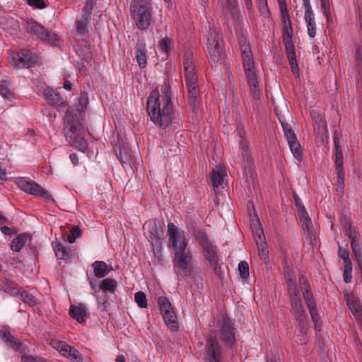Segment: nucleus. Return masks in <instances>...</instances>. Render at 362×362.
<instances>
[{
	"label": "nucleus",
	"mask_w": 362,
	"mask_h": 362,
	"mask_svg": "<svg viewBox=\"0 0 362 362\" xmlns=\"http://www.w3.org/2000/svg\"><path fill=\"white\" fill-rule=\"evenodd\" d=\"M79 105L76 109L79 113H74L73 107H69L64 115V122L66 124L64 127L66 140L76 149L85 152L88 148V142L83 138L80 129V115L88 105V98L81 95L78 98Z\"/></svg>",
	"instance_id": "f257e3e1"
},
{
	"label": "nucleus",
	"mask_w": 362,
	"mask_h": 362,
	"mask_svg": "<svg viewBox=\"0 0 362 362\" xmlns=\"http://www.w3.org/2000/svg\"><path fill=\"white\" fill-rule=\"evenodd\" d=\"M167 102H162L158 91L151 93L146 104L148 114L151 121L162 129H165L172 122L173 107L172 100L166 97Z\"/></svg>",
	"instance_id": "f03ea898"
},
{
	"label": "nucleus",
	"mask_w": 362,
	"mask_h": 362,
	"mask_svg": "<svg viewBox=\"0 0 362 362\" xmlns=\"http://www.w3.org/2000/svg\"><path fill=\"white\" fill-rule=\"evenodd\" d=\"M243 66L250 86V93L255 100L260 97V91L257 88V79L255 71L252 52L247 39L241 36L238 40Z\"/></svg>",
	"instance_id": "7ed1b4c3"
},
{
	"label": "nucleus",
	"mask_w": 362,
	"mask_h": 362,
	"mask_svg": "<svg viewBox=\"0 0 362 362\" xmlns=\"http://www.w3.org/2000/svg\"><path fill=\"white\" fill-rule=\"evenodd\" d=\"M194 236L202 248L203 257L209 262L214 273L219 274L221 265L218 247L209 239L205 230H197L194 232Z\"/></svg>",
	"instance_id": "20e7f679"
},
{
	"label": "nucleus",
	"mask_w": 362,
	"mask_h": 362,
	"mask_svg": "<svg viewBox=\"0 0 362 362\" xmlns=\"http://www.w3.org/2000/svg\"><path fill=\"white\" fill-rule=\"evenodd\" d=\"M130 13L136 28L146 30L153 21L152 6L149 0H133Z\"/></svg>",
	"instance_id": "39448f33"
},
{
	"label": "nucleus",
	"mask_w": 362,
	"mask_h": 362,
	"mask_svg": "<svg viewBox=\"0 0 362 362\" xmlns=\"http://www.w3.org/2000/svg\"><path fill=\"white\" fill-rule=\"evenodd\" d=\"M282 21V41L285 45L286 56L291 66L292 73L295 75L299 74L298 64L296 59L295 47L292 42L293 27L288 12L284 10L281 15Z\"/></svg>",
	"instance_id": "423d86ee"
},
{
	"label": "nucleus",
	"mask_w": 362,
	"mask_h": 362,
	"mask_svg": "<svg viewBox=\"0 0 362 362\" xmlns=\"http://www.w3.org/2000/svg\"><path fill=\"white\" fill-rule=\"evenodd\" d=\"M206 46L211 62L214 66L221 64L226 58L223 36L218 29L210 28L206 35Z\"/></svg>",
	"instance_id": "0eeeda50"
},
{
	"label": "nucleus",
	"mask_w": 362,
	"mask_h": 362,
	"mask_svg": "<svg viewBox=\"0 0 362 362\" xmlns=\"http://www.w3.org/2000/svg\"><path fill=\"white\" fill-rule=\"evenodd\" d=\"M25 29L30 35L40 39L42 42L57 45V35L54 33L46 30L41 24L33 19L25 22Z\"/></svg>",
	"instance_id": "6e6552de"
},
{
	"label": "nucleus",
	"mask_w": 362,
	"mask_h": 362,
	"mask_svg": "<svg viewBox=\"0 0 362 362\" xmlns=\"http://www.w3.org/2000/svg\"><path fill=\"white\" fill-rule=\"evenodd\" d=\"M37 60V55L26 49H22L17 52H12L8 56L9 63L16 69L29 68L36 64Z\"/></svg>",
	"instance_id": "1a4fd4ad"
},
{
	"label": "nucleus",
	"mask_w": 362,
	"mask_h": 362,
	"mask_svg": "<svg viewBox=\"0 0 362 362\" xmlns=\"http://www.w3.org/2000/svg\"><path fill=\"white\" fill-rule=\"evenodd\" d=\"M218 336L226 349H233L236 346L237 333L233 320L228 317L223 318L218 331Z\"/></svg>",
	"instance_id": "9d476101"
},
{
	"label": "nucleus",
	"mask_w": 362,
	"mask_h": 362,
	"mask_svg": "<svg viewBox=\"0 0 362 362\" xmlns=\"http://www.w3.org/2000/svg\"><path fill=\"white\" fill-rule=\"evenodd\" d=\"M192 259V253L187 247L181 248L174 252V267H177L180 270L182 276L187 277L191 275L192 272L191 266Z\"/></svg>",
	"instance_id": "9b49d317"
},
{
	"label": "nucleus",
	"mask_w": 362,
	"mask_h": 362,
	"mask_svg": "<svg viewBox=\"0 0 362 362\" xmlns=\"http://www.w3.org/2000/svg\"><path fill=\"white\" fill-rule=\"evenodd\" d=\"M299 283L303 291V298L309 310L312 320L315 325V328H317V321L319 320V313L311 291L310 285L308 280L304 275H301L299 277Z\"/></svg>",
	"instance_id": "f8f14e48"
},
{
	"label": "nucleus",
	"mask_w": 362,
	"mask_h": 362,
	"mask_svg": "<svg viewBox=\"0 0 362 362\" xmlns=\"http://www.w3.org/2000/svg\"><path fill=\"white\" fill-rule=\"evenodd\" d=\"M16 184L21 189L35 197L43 198L46 201L52 199L49 192L34 180L18 177L16 180Z\"/></svg>",
	"instance_id": "ddd939ff"
},
{
	"label": "nucleus",
	"mask_w": 362,
	"mask_h": 362,
	"mask_svg": "<svg viewBox=\"0 0 362 362\" xmlns=\"http://www.w3.org/2000/svg\"><path fill=\"white\" fill-rule=\"evenodd\" d=\"M204 358L206 362H223L222 347L216 336L210 334L206 338Z\"/></svg>",
	"instance_id": "4468645a"
},
{
	"label": "nucleus",
	"mask_w": 362,
	"mask_h": 362,
	"mask_svg": "<svg viewBox=\"0 0 362 362\" xmlns=\"http://www.w3.org/2000/svg\"><path fill=\"white\" fill-rule=\"evenodd\" d=\"M334 165L337 177V185L338 187L343 189L344 186L345 173L343 167V153L340 146V139L337 134V132H334Z\"/></svg>",
	"instance_id": "2eb2a0df"
},
{
	"label": "nucleus",
	"mask_w": 362,
	"mask_h": 362,
	"mask_svg": "<svg viewBox=\"0 0 362 362\" xmlns=\"http://www.w3.org/2000/svg\"><path fill=\"white\" fill-rule=\"evenodd\" d=\"M167 236L168 237L169 243L173 248L174 252L181 248L187 247L188 242L185 238V231L178 228L173 223L168 224Z\"/></svg>",
	"instance_id": "dca6fc26"
},
{
	"label": "nucleus",
	"mask_w": 362,
	"mask_h": 362,
	"mask_svg": "<svg viewBox=\"0 0 362 362\" xmlns=\"http://www.w3.org/2000/svg\"><path fill=\"white\" fill-rule=\"evenodd\" d=\"M148 238L153 246L154 255L161 253V240L160 236L163 234V228L159 223L154 221H149L146 223Z\"/></svg>",
	"instance_id": "f3484780"
},
{
	"label": "nucleus",
	"mask_w": 362,
	"mask_h": 362,
	"mask_svg": "<svg viewBox=\"0 0 362 362\" xmlns=\"http://www.w3.org/2000/svg\"><path fill=\"white\" fill-rule=\"evenodd\" d=\"M185 82L188 92L189 105L193 111H195L201 104L198 77L185 78Z\"/></svg>",
	"instance_id": "a211bd4d"
},
{
	"label": "nucleus",
	"mask_w": 362,
	"mask_h": 362,
	"mask_svg": "<svg viewBox=\"0 0 362 362\" xmlns=\"http://www.w3.org/2000/svg\"><path fill=\"white\" fill-rule=\"evenodd\" d=\"M281 126L291 151L297 160H300L303 157V151L296 134L288 124L281 123Z\"/></svg>",
	"instance_id": "6ab92c4d"
},
{
	"label": "nucleus",
	"mask_w": 362,
	"mask_h": 362,
	"mask_svg": "<svg viewBox=\"0 0 362 362\" xmlns=\"http://www.w3.org/2000/svg\"><path fill=\"white\" fill-rule=\"evenodd\" d=\"M43 98L49 105L54 106L58 110H67L69 107H71L60 93L55 91L53 88H46L43 91Z\"/></svg>",
	"instance_id": "aec40b11"
},
{
	"label": "nucleus",
	"mask_w": 362,
	"mask_h": 362,
	"mask_svg": "<svg viewBox=\"0 0 362 362\" xmlns=\"http://www.w3.org/2000/svg\"><path fill=\"white\" fill-rule=\"evenodd\" d=\"M290 303L291 312L294 315L296 320L298 322L301 332H303L308 320V315L303 304L302 299L298 300H292Z\"/></svg>",
	"instance_id": "412c9836"
},
{
	"label": "nucleus",
	"mask_w": 362,
	"mask_h": 362,
	"mask_svg": "<svg viewBox=\"0 0 362 362\" xmlns=\"http://www.w3.org/2000/svg\"><path fill=\"white\" fill-rule=\"evenodd\" d=\"M300 220L302 223V228L306 238L311 244H314L316 241V233L315 231L311 219L305 210V207H302Z\"/></svg>",
	"instance_id": "4be33fe9"
},
{
	"label": "nucleus",
	"mask_w": 362,
	"mask_h": 362,
	"mask_svg": "<svg viewBox=\"0 0 362 362\" xmlns=\"http://www.w3.org/2000/svg\"><path fill=\"white\" fill-rule=\"evenodd\" d=\"M305 7L304 19L306 24L308 35L310 38L316 35V23L315 14L313 11L310 0H303Z\"/></svg>",
	"instance_id": "5701e85b"
},
{
	"label": "nucleus",
	"mask_w": 362,
	"mask_h": 362,
	"mask_svg": "<svg viewBox=\"0 0 362 362\" xmlns=\"http://www.w3.org/2000/svg\"><path fill=\"white\" fill-rule=\"evenodd\" d=\"M0 339L8 347L15 351L23 353L25 351L26 346L18 341L8 329L0 330Z\"/></svg>",
	"instance_id": "b1692460"
},
{
	"label": "nucleus",
	"mask_w": 362,
	"mask_h": 362,
	"mask_svg": "<svg viewBox=\"0 0 362 362\" xmlns=\"http://www.w3.org/2000/svg\"><path fill=\"white\" fill-rule=\"evenodd\" d=\"M135 58L139 66L144 69L147 64V54L146 43L144 40H139L136 43Z\"/></svg>",
	"instance_id": "393cba45"
},
{
	"label": "nucleus",
	"mask_w": 362,
	"mask_h": 362,
	"mask_svg": "<svg viewBox=\"0 0 362 362\" xmlns=\"http://www.w3.org/2000/svg\"><path fill=\"white\" fill-rule=\"evenodd\" d=\"M69 313L78 322L83 323L86 321L88 310L83 303H80L77 305H71Z\"/></svg>",
	"instance_id": "a878e982"
},
{
	"label": "nucleus",
	"mask_w": 362,
	"mask_h": 362,
	"mask_svg": "<svg viewBox=\"0 0 362 362\" xmlns=\"http://www.w3.org/2000/svg\"><path fill=\"white\" fill-rule=\"evenodd\" d=\"M32 235L30 233H23L15 238L10 244V248L13 252H18L25 246L28 240H31Z\"/></svg>",
	"instance_id": "bb28decb"
},
{
	"label": "nucleus",
	"mask_w": 362,
	"mask_h": 362,
	"mask_svg": "<svg viewBox=\"0 0 362 362\" xmlns=\"http://www.w3.org/2000/svg\"><path fill=\"white\" fill-rule=\"evenodd\" d=\"M310 113L314 123L315 131L317 132V134H322L325 132L327 130L325 121L320 112L318 110H312Z\"/></svg>",
	"instance_id": "cd10ccee"
},
{
	"label": "nucleus",
	"mask_w": 362,
	"mask_h": 362,
	"mask_svg": "<svg viewBox=\"0 0 362 362\" xmlns=\"http://www.w3.org/2000/svg\"><path fill=\"white\" fill-rule=\"evenodd\" d=\"M183 65L185 78L197 77L194 70V61L191 53L188 52L185 54Z\"/></svg>",
	"instance_id": "c85d7f7f"
},
{
	"label": "nucleus",
	"mask_w": 362,
	"mask_h": 362,
	"mask_svg": "<svg viewBox=\"0 0 362 362\" xmlns=\"http://www.w3.org/2000/svg\"><path fill=\"white\" fill-rule=\"evenodd\" d=\"M162 315L167 327L172 332H177L179 329V322L175 310H169L166 313L162 314Z\"/></svg>",
	"instance_id": "c756f323"
},
{
	"label": "nucleus",
	"mask_w": 362,
	"mask_h": 362,
	"mask_svg": "<svg viewBox=\"0 0 362 362\" xmlns=\"http://www.w3.org/2000/svg\"><path fill=\"white\" fill-rule=\"evenodd\" d=\"M226 176V170L221 166L214 170L211 174V181L214 188H218L223 182Z\"/></svg>",
	"instance_id": "7c9ffc66"
},
{
	"label": "nucleus",
	"mask_w": 362,
	"mask_h": 362,
	"mask_svg": "<svg viewBox=\"0 0 362 362\" xmlns=\"http://www.w3.org/2000/svg\"><path fill=\"white\" fill-rule=\"evenodd\" d=\"M94 275L97 278H104L107 275L109 269L107 264L103 261H95L93 263Z\"/></svg>",
	"instance_id": "2f4dec72"
},
{
	"label": "nucleus",
	"mask_w": 362,
	"mask_h": 362,
	"mask_svg": "<svg viewBox=\"0 0 362 362\" xmlns=\"http://www.w3.org/2000/svg\"><path fill=\"white\" fill-rule=\"evenodd\" d=\"M90 20V18L86 19V17L81 16L80 19H76L75 21L76 31L81 36H88V25L89 23Z\"/></svg>",
	"instance_id": "473e14b6"
},
{
	"label": "nucleus",
	"mask_w": 362,
	"mask_h": 362,
	"mask_svg": "<svg viewBox=\"0 0 362 362\" xmlns=\"http://www.w3.org/2000/svg\"><path fill=\"white\" fill-rule=\"evenodd\" d=\"M115 154L121 163L124 164L129 161L131 153L129 149L124 146L118 145L115 148Z\"/></svg>",
	"instance_id": "72a5a7b5"
},
{
	"label": "nucleus",
	"mask_w": 362,
	"mask_h": 362,
	"mask_svg": "<svg viewBox=\"0 0 362 362\" xmlns=\"http://www.w3.org/2000/svg\"><path fill=\"white\" fill-rule=\"evenodd\" d=\"M1 289L11 296H17L19 293L18 285L8 279H5L2 282L1 285Z\"/></svg>",
	"instance_id": "f704fd0d"
},
{
	"label": "nucleus",
	"mask_w": 362,
	"mask_h": 362,
	"mask_svg": "<svg viewBox=\"0 0 362 362\" xmlns=\"http://www.w3.org/2000/svg\"><path fill=\"white\" fill-rule=\"evenodd\" d=\"M361 243V240L354 243H350V245L352 252L354 256L356 257L358 266L359 269L362 271V252Z\"/></svg>",
	"instance_id": "c9c22d12"
},
{
	"label": "nucleus",
	"mask_w": 362,
	"mask_h": 362,
	"mask_svg": "<svg viewBox=\"0 0 362 362\" xmlns=\"http://www.w3.org/2000/svg\"><path fill=\"white\" fill-rule=\"evenodd\" d=\"M117 286V283L116 280L111 278H107L103 280L100 284V288L104 292L109 291L110 293H113L116 290Z\"/></svg>",
	"instance_id": "e433bc0d"
},
{
	"label": "nucleus",
	"mask_w": 362,
	"mask_h": 362,
	"mask_svg": "<svg viewBox=\"0 0 362 362\" xmlns=\"http://www.w3.org/2000/svg\"><path fill=\"white\" fill-rule=\"evenodd\" d=\"M259 241L256 240V243L259 252V255L261 259L266 262L269 259L268 250L267 248L266 243L264 239L261 238V235H259Z\"/></svg>",
	"instance_id": "4c0bfd02"
},
{
	"label": "nucleus",
	"mask_w": 362,
	"mask_h": 362,
	"mask_svg": "<svg viewBox=\"0 0 362 362\" xmlns=\"http://www.w3.org/2000/svg\"><path fill=\"white\" fill-rule=\"evenodd\" d=\"M344 233L349 237L351 240V243L361 240L358 233L355 229L352 228L349 223H346V225L344 226Z\"/></svg>",
	"instance_id": "58836bf2"
},
{
	"label": "nucleus",
	"mask_w": 362,
	"mask_h": 362,
	"mask_svg": "<svg viewBox=\"0 0 362 362\" xmlns=\"http://www.w3.org/2000/svg\"><path fill=\"white\" fill-rule=\"evenodd\" d=\"M173 45V40L166 37L160 41L158 48L163 53L168 54Z\"/></svg>",
	"instance_id": "ea45409f"
},
{
	"label": "nucleus",
	"mask_w": 362,
	"mask_h": 362,
	"mask_svg": "<svg viewBox=\"0 0 362 362\" xmlns=\"http://www.w3.org/2000/svg\"><path fill=\"white\" fill-rule=\"evenodd\" d=\"M158 304L161 314L174 310L170 300L165 296H160L158 298Z\"/></svg>",
	"instance_id": "a19ab883"
},
{
	"label": "nucleus",
	"mask_w": 362,
	"mask_h": 362,
	"mask_svg": "<svg viewBox=\"0 0 362 362\" xmlns=\"http://www.w3.org/2000/svg\"><path fill=\"white\" fill-rule=\"evenodd\" d=\"M236 133L237 135L240 137V148L244 150L245 147L246 146V141L245 140V126L243 122H238L236 127Z\"/></svg>",
	"instance_id": "79ce46f5"
},
{
	"label": "nucleus",
	"mask_w": 362,
	"mask_h": 362,
	"mask_svg": "<svg viewBox=\"0 0 362 362\" xmlns=\"http://www.w3.org/2000/svg\"><path fill=\"white\" fill-rule=\"evenodd\" d=\"M54 250L55 252V255L58 259H66L68 258L69 254L62 243H57L54 245Z\"/></svg>",
	"instance_id": "37998d69"
},
{
	"label": "nucleus",
	"mask_w": 362,
	"mask_h": 362,
	"mask_svg": "<svg viewBox=\"0 0 362 362\" xmlns=\"http://www.w3.org/2000/svg\"><path fill=\"white\" fill-rule=\"evenodd\" d=\"M0 94L2 97L11 99L13 97V93L11 90L10 84L6 81L0 82Z\"/></svg>",
	"instance_id": "c03bdc74"
},
{
	"label": "nucleus",
	"mask_w": 362,
	"mask_h": 362,
	"mask_svg": "<svg viewBox=\"0 0 362 362\" xmlns=\"http://www.w3.org/2000/svg\"><path fill=\"white\" fill-rule=\"evenodd\" d=\"M134 300L141 308H146L148 307L146 296L142 291H138L134 294Z\"/></svg>",
	"instance_id": "a18cd8bd"
},
{
	"label": "nucleus",
	"mask_w": 362,
	"mask_h": 362,
	"mask_svg": "<svg viewBox=\"0 0 362 362\" xmlns=\"http://www.w3.org/2000/svg\"><path fill=\"white\" fill-rule=\"evenodd\" d=\"M288 294L290 296V303L292 300H298L301 299L300 293L294 283L291 282L288 284Z\"/></svg>",
	"instance_id": "49530a36"
},
{
	"label": "nucleus",
	"mask_w": 362,
	"mask_h": 362,
	"mask_svg": "<svg viewBox=\"0 0 362 362\" xmlns=\"http://www.w3.org/2000/svg\"><path fill=\"white\" fill-rule=\"evenodd\" d=\"M93 9V0H86L82 9L81 16L86 17V19H90Z\"/></svg>",
	"instance_id": "de8ad7c7"
},
{
	"label": "nucleus",
	"mask_w": 362,
	"mask_h": 362,
	"mask_svg": "<svg viewBox=\"0 0 362 362\" xmlns=\"http://www.w3.org/2000/svg\"><path fill=\"white\" fill-rule=\"evenodd\" d=\"M81 230L78 226H74L71 227L70 234L67 236V241L69 243H74L76 239L81 237Z\"/></svg>",
	"instance_id": "09e8293b"
},
{
	"label": "nucleus",
	"mask_w": 362,
	"mask_h": 362,
	"mask_svg": "<svg viewBox=\"0 0 362 362\" xmlns=\"http://www.w3.org/2000/svg\"><path fill=\"white\" fill-rule=\"evenodd\" d=\"M76 52L84 61L89 62L92 59V52L89 47H85L82 49H78L76 50Z\"/></svg>",
	"instance_id": "8fccbe9b"
},
{
	"label": "nucleus",
	"mask_w": 362,
	"mask_h": 362,
	"mask_svg": "<svg viewBox=\"0 0 362 362\" xmlns=\"http://www.w3.org/2000/svg\"><path fill=\"white\" fill-rule=\"evenodd\" d=\"M238 271L241 278L247 279L250 274L248 263L245 261H241L238 264Z\"/></svg>",
	"instance_id": "3c124183"
},
{
	"label": "nucleus",
	"mask_w": 362,
	"mask_h": 362,
	"mask_svg": "<svg viewBox=\"0 0 362 362\" xmlns=\"http://www.w3.org/2000/svg\"><path fill=\"white\" fill-rule=\"evenodd\" d=\"M21 299L23 302L30 306H34L35 305V300L33 296L27 291H24L21 293Z\"/></svg>",
	"instance_id": "603ef678"
},
{
	"label": "nucleus",
	"mask_w": 362,
	"mask_h": 362,
	"mask_svg": "<svg viewBox=\"0 0 362 362\" xmlns=\"http://www.w3.org/2000/svg\"><path fill=\"white\" fill-rule=\"evenodd\" d=\"M338 256L343 259L345 264H351V261L349 258V251L344 248L341 245H339L338 247Z\"/></svg>",
	"instance_id": "864d4df0"
},
{
	"label": "nucleus",
	"mask_w": 362,
	"mask_h": 362,
	"mask_svg": "<svg viewBox=\"0 0 362 362\" xmlns=\"http://www.w3.org/2000/svg\"><path fill=\"white\" fill-rule=\"evenodd\" d=\"M66 358H70L74 362H82L83 358L80 352L75 349V347H72L71 351H69V354Z\"/></svg>",
	"instance_id": "5fc2aeb1"
},
{
	"label": "nucleus",
	"mask_w": 362,
	"mask_h": 362,
	"mask_svg": "<svg viewBox=\"0 0 362 362\" xmlns=\"http://www.w3.org/2000/svg\"><path fill=\"white\" fill-rule=\"evenodd\" d=\"M352 264H344L343 279L344 282L350 283L352 279Z\"/></svg>",
	"instance_id": "6e6d98bb"
},
{
	"label": "nucleus",
	"mask_w": 362,
	"mask_h": 362,
	"mask_svg": "<svg viewBox=\"0 0 362 362\" xmlns=\"http://www.w3.org/2000/svg\"><path fill=\"white\" fill-rule=\"evenodd\" d=\"M257 6L262 15L265 16L270 15L267 0H257Z\"/></svg>",
	"instance_id": "4d7b16f0"
},
{
	"label": "nucleus",
	"mask_w": 362,
	"mask_h": 362,
	"mask_svg": "<svg viewBox=\"0 0 362 362\" xmlns=\"http://www.w3.org/2000/svg\"><path fill=\"white\" fill-rule=\"evenodd\" d=\"M161 92L163 95L161 96L160 100L162 102H167L166 97L171 99L170 86L168 83H165L161 88Z\"/></svg>",
	"instance_id": "13d9d810"
},
{
	"label": "nucleus",
	"mask_w": 362,
	"mask_h": 362,
	"mask_svg": "<svg viewBox=\"0 0 362 362\" xmlns=\"http://www.w3.org/2000/svg\"><path fill=\"white\" fill-rule=\"evenodd\" d=\"M27 4L39 9L45 8L47 6L44 0H27Z\"/></svg>",
	"instance_id": "bf43d9fd"
},
{
	"label": "nucleus",
	"mask_w": 362,
	"mask_h": 362,
	"mask_svg": "<svg viewBox=\"0 0 362 362\" xmlns=\"http://www.w3.org/2000/svg\"><path fill=\"white\" fill-rule=\"evenodd\" d=\"M226 9L227 11L230 12L232 14H235L237 12V1L236 0H226Z\"/></svg>",
	"instance_id": "052dcab7"
},
{
	"label": "nucleus",
	"mask_w": 362,
	"mask_h": 362,
	"mask_svg": "<svg viewBox=\"0 0 362 362\" xmlns=\"http://www.w3.org/2000/svg\"><path fill=\"white\" fill-rule=\"evenodd\" d=\"M21 362H45L42 358L34 357L31 355H25L22 356Z\"/></svg>",
	"instance_id": "680f3d73"
},
{
	"label": "nucleus",
	"mask_w": 362,
	"mask_h": 362,
	"mask_svg": "<svg viewBox=\"0 0 362 362\" xmlns=\"http://www.w3.org/2000/svg\"><path fill=\"white\" fill-rule=\"evenodd\" d=\"M356 62L359 70H362V55L359 47L356 50Z\"/></svg>",
	"instance_id": "e2e57ef3"
},
{
	"label": "nucleus",
	"mask_w": 362,
	"mask_h": 362,
	"mask_svg": "<svg viewBox=\"0 0 362 362\" xmlns=\"http://www.w3.org/2000/svg\"><path fill=\"white\" fill-rule=\"evenodd\" d=\"M54 347L60 353L66 347H68V344L65 341H57L54 343Z\"/></svg>",
	"instance_id": "0e129e2a"
},
{
	"label": "nucleus",
	"mask_w": 362,
	"mask_h": 362,
	"mask_svg": "<svg viewBox=\"0 0 362 362\" xmlns=\"http://www.w3.org/2000/svg\"><path fill=\"white\" fill-rule=\"evenodd\" d=\"M278 3L279 5L280 12H281V15H283L284 13V10H286V12H288L285 0H278Z\"/></svg>",
	"instance_id": "69168bd1"
},
{
	"label": "nucleus",
	"mask_w": 362,
	"mask_h": 362,
	"mask_svg": "<svg viewBox=\"0 0 362 362\" xmlns=\"http://www.w3.org/2000/svg\"><path fill=\"white\" fill-rule=\"evenodd\" d=\"M1 231L5 234V235H11L12 233H13V230L12 228L8 227V226H4L1 228Z\"/></svg>",
	"instance_id": "338daca9"
},
{
	"label": "nucleus",
	"mask_w": 362,
	"mask_h": 362,
	"mask_svg": "<svg viewBox=\"0 0 362 362\" xmlns=\"http://www.w3.org/2000/svg\"><path fill=\"white\" fill-rule=\"evenodd\" d=\"M69 158L74 165H77L78 164V158L77 154H76V153L70 154Z\"/></svg>",
	"instance_id": "774afa93"
}]
</instances>
